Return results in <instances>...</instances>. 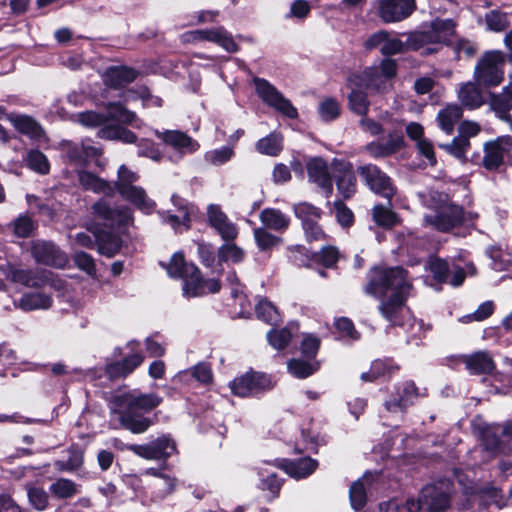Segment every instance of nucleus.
<instances>
[{"mask_svg": "<svg viewBox=\"0 0 512 512\" xmlns=\"http://www.w3.org/2000/svg\"><path fill=\"white\" fill-rule=\"evenodd\" d=\"M411 288L403 268H375L364 291L380 299L379 312L389 323L401 326L409 316L406 300Z\"/></svg>", "mask_w": 512, "mask_h": 512, "instance_id": "nucleus-1", "label": "nucleus"}, {"mask_svg": "<svg viewBox=\"0 0 512 512\" xmlns=\"http://www.w3.org/2000/svg\"><path fill=\"white\" fill-rule=\"evenodd\" d=\"M161 402L162 398L156 393L145 394L139 390H129L113 395L108 406L121 427L133 434H142L153 424V420L146 414Z\"/></svg>", "mask_w": 512, "mask_h": 512, "instance_id": "nucleus-2", "label": "nucleus"}, {"mask_svg": "<svg viewBox=\"0 0 512 512\" xmlns=\"http://www.w3.org/2000/svg\"><path fill=\"white\" fill-rule=\"evenodd\" d=\"M455 23L451 19H436L431 23L430 29L416 33L411 39L414 49H422V54H431L438 51L440 45L452 46L457 58L472 57L476 46L465 39L454 38Z\"/></svg>", "mask_w": 512, "mask_h": 512, "instance_id": "nucleus-3", "label": "nucleus"}, {"mask_svg": "<svg viewBox=\"0 0 512 512\" xmlns=\"http://www.w3.org/2000/svg\"><path fill=\"white\" fill-rule=\"evenodd\" d=\"M64 152L69 163L77 168L78 181L84 190L107 196L113 195L114 188L109 182L82 169L99 155L96 147L85 143H67Z\"/></svg>", "mask_w": 512, "mask_h": 512, "instance_id": "nucleus-4", "label": "nucleus"}, {"mask_svg": "<svg viewBox=\"0 0 512 512\" xmlns=\"http://www.w3.org/2000/svg\"><path fill=\"white\" fill-rule=\"evenodd\" d=\"M169 276L183 279V294L187 298L198 297L220 290V283L215 279L204 280L198 268L187 263L181 253H175L166 267Z\"/></svg>", "mask_w": 512, "mask_h": 512, "instance_id": "nucleus-5", "label": "nucleus"}, {"mask_svg": "<svg viewBox=\"0 0 512 512\" xmlns=\"http://www.w3.org/2000/svg\"><path fill=\"white\" fill-rule=\"evenodd\" d=\"M396 73V61L383 59L378 65H373L359 74L352 75L349 78V84L369 91L385 92L391 88V80Z\"/></svg>", "mask_w": 512, "mask_h": 512, "instance_id": "nucleus-6", "label": "nucleus"}, {"mask_svg": "<svg viewBox=\"0 0 512 512\" xmlns=\"http://www.w3.org/2000/svg\"><path fill=\"white\" fill-rule=\"evenodd\" d=\"M138 179V173L125 165H121L117 171V181L113 188L117 190L124 200L148 214L154 209L155 203L147 196L142 187L135 185Z\"/></svg>", "mask_w": 512, "mask_h": 512, "instance_id": "nucleus-7", "label": "nucleus"}, {"mask_svg": "<svg viewBox=\"0 0 512 512\" xmlns=\"http://www.w3.org/2000/svg\"><path fill=\"white\" fill-rule=\"evenodd\" d=\"M476 218L477 214L465 213L461 206L446 202L439 205L433 214L426 215L424 221L440 232H449L460 226L472 225Z\"/></svg>", "mask_w": 512, "mask_h": 512, "instance_id": "nucleus-8", "label": "nucleus"}, {"mask_svg": "<svg viewBox=\"0 0 512 512\" xmlns=\"http://www.w3.org/2000/svg\"><path fill=\"white\" fill-rule=\"evenodd\" d=\"M506 56L502 51L486 52L474 70V79L478 85L485 87L498 86L504 79Z\"/></svg>", "mask_w": 512, "mask_h": 512, "instance_id": "nucleus-9", "label": "nucleus"}, {"mask_svg": "<svg viewBox=\"0 0 512 512\" xmlns=\"http://www.w3.org/2000/svg\"><path fill=\"white\" fill-rule=\"evenodd\" d=\"M258 96L268 106L274 108L284 116L295 119L298 116L297 109L286 99L272 84L262 78L254 79Z\"/></svg>", "mask_w": 512, "mask_h": 512, "instance_id": "nucleus-10", "label": "nucleus"}, {"mask_svg": "<svg viewBox=\"0 0 512 512\" xmlns=\"http://www.w3.org/2000/svg\"><path fill=\"white\" fill-rule=\"evenodd\" d=\"M365 184L374 193L390 199L395 193V187L390 177L374 164H364L357 168Z\"/></svg>", "mask_w": 512, "mask_h": 512, "instance_id": "nucleus-11", "label": "nucleus"}, {"mask_svg": "<svg viewBox=\"0 0 512 512\" xmlns=\"http://www.w3.org/2000/svg\"><path fill=\"white\" fill-rule=\"evenodd\" d=\"M127 448L147 460H166L176 452V444L168 435H162L146 444H131Z\"/></svg>", "mask_w": 512, "mask_h": 512, "instance_id": "nucleus-12", "label": "nucleus"}, {"mask_svg": "<svg viewBox=\"0 0 512 512\" xmlns=\"http://www.w3.org/2000/svg\"><path fill=\"white\" fill-rule=\"evenodd\" d=\"M428 268L438 282H449L452 286L461 285L466 274L475 275L476 268L470 263L466 265L467 272H464L458 266L450 267L449 264L440 258H431L428 262Z\"/></svg>", "mask_w": 512, "mask_h": 512, "instance_id": "nucleus-13", "label": "nucleus"}, {"mask_svg": "<svg viewBox=\"0 0 512 512\" xmlns=\"http://www.w3.org/2000/svg\"><path fill=\"white\" fill-rule=\"evenodd\" d=\"M421 503L427 512H444L450 505V483L441 481L425 486L421 491Z\"/></svg>", "mask_w": 512, "mask_h": 512, "instance_id": "nucleus-14", "label": "nucleus"}, {"mask_svg": "<svg viewBox=\"0 0 512 512\" xmlns=\"http://www.w3.org/2000/svg\"><path fill=\"white\" fill-rule=\"evenodd\" d=\"M30 252L32 257L39 264L54 268H64L68 263L67 255L50 241H32L30 244Z\"/></svg>", "mask_w": 512, "mask_h": 512, "instance_id": "nucleus-15", "label": "nucleus"}, {"mask_svg": "<svg viewBox=\"0 0 512 512\" xmlns=\"http://www.w3.org/2000/svg\"><path fill=\"white\" fill-rule=\"evenodd\" d=\"M235 395L241 397L255 396L272 388L269 376L260 373H246L235 378L230 384Z\"/></svg>", "mask_w": 512, "mask_h": 512, "instance_id": "nucleus-16", "label": "nucleus"}, {"mask_svg": "<svg viewBox=\"0 0 512 512\" xmlns=\"http://www.w3.org/2000/svg\"><path fill=\"white\" fill-rule=\"evenodd\" d=\"M331 170L338 193L344 199L352 197L357 190V180L352 163L341 159H333L331 162Z\"/></svg>", "mask_w": 512, "mask_h": 512, "instance_id": "nucleus-17", "label": "nucleus"}, {"mask_svg": "<svg viewBox=\"0 0 512 512\" xmlns=\"http://www.w3.org/2000/svg\"><path fill=\"white\" fill-rule=\"evenodd\" d=\"M379 18L385 23L400 22L415 9V0H376Z\"/></svg>", "mask_w": 512, "mask_h": 512, "instance_id": "nucleus-18", "label": "nucleus"}, {"mask_svg": "<svg viewBox=\"0 0 512 512\" xmlns=\"http://www.w3.org/2000/svg\"><path fill=\"white\" fill-rule=\"evenodd\" d=\"M424 395L425 393L419 391L413 381L406 380L397 385L395 393L384 405L388 412L403 413L408 406Z\"/></svg>", "mask_w": 512, "mask_h": 512, "instance_id": "nucleus-19", "label": "nucleus"}, {"mask_svg": "<svg viewBox=\"0 0 512 512\" xmlns=\"http://www.w3.org/2000/svg\"><path fill=\"white\" fill-rule=\"evenodd\" d=\"M94 214L107 227H120L132 221V211L126 206L112 207L105 200H100L92 206Z\"/></svg>", "mask_w": 512, "mask_h": 512, "instance_id": "nucleus-20", "label": "nucleus"}, {"mask_svg": "<svg viewBox=\"0 0 512 512\" xmlns=\"http://www.w3.org/2000/svg\"><path fill=\"white\" fill-rule=\"evenodd\" d=\"M186 40L213 42L229 53H234L238 50V45L234 38L223 27L191 31L186 34Z\"/></svg>", "mask_w": 512, "mask_h": 512, "instance_id": "nucleus-21", "label": "nucleus"}, {"mask_svg": "<svg viewBox=\"0 0 512 512\" xmlns=\"http://www.w3.org/2000/svg\"><path fill=\"white\" fill-rule=\"evenodd\" d=\"M139 94L140 88L138 90H125L120 93V100L107 103L106 110L111 120L124 124H133L136 121V115L134 112L128 110L125 105L141 99Z\"/></svg>", "mask_w": 512, "mask_h": 512, "instance_id": "nucleus-22", "label": "nucleus"}, {"mask_svg": "<svg viewBox=\"0 0 512 512\" xmlns=\"http://www.w3.org/2000/svg\"><path fill=\"white\" fill-rule=\"evenodd\" d=\"M512 150V137L509 135L500 136L490 141L484 146L483 165L488 170L498 168L507 155Z\"/></svg>", "mask_w": 512, "mask_h": 512, "instance_id": "nucleus-23", "label": "nucleus"}, {"mask_svg": "<svg viewBox=\"0 0 512 512\" xmlns=\"http://www.w3.org/2000/svg\"><path fill=\"white\" fill-rule=\"evenodd\" d=\"M207 217L210 226L218 232L223 240L232 241L238 236L236 224L229 220L219 205L210 204L207 207Z\"/></svg>", "mask_w": 512, "mask_h": 512, "instance_id": "nucleus-24", "label": "nucleus"}, {"mask_svg": "<svg viewBox=\"0 0 512 512\" xmlns=\"http://www.w3.org/2000/svg\"><path fill=\"white\" fill-rule=\"evenodd\" d=\"M306 168L309 181L321 188L326 197H330L333 193V184L327 162L315 157L307 162Z\"/></svg>", "mask_w": 512, "mask_h": 512, "instance_id": "nucleus-25", "label": "nucleus"}, {"mask_svg": "<svg viewBox=\"0 0 512 512\" xmlns=\"http://www.w3.org/2000/svg\"><path fill=\"white\" fill-rule=\"evenodd\" d=\"M155 133L158 138H160L166 145L173 148L181 156L194 153L199 149L198 142L184 132L178 130H166L163 132L156 131Z\"/></svg>", "mask_w": 512, "mask_h": 512, "instance_id": "nucleus-26", "label": "nucleus"}, {"mask_svg": "<svg viewBox=\"0 0 512 512\" xmlns=\"http://www.w3.org/2000/svg\"><path fill=\"white\" fill-rule=\"evenodd\" d=\"M144 361L141 353L135 352L126 356L121 361L110 363L106 366V374L110 379H119L131 374Z\"/></svg>", "mask_w": 512, "mask_h": 512, "instance_id": "nucleus-27", "label": "nucleus"}, {"mask_svg": "<svg viewBox=\"0 0 512 512\" xmlns=\"http://www.w3.org/2000/svg\"><path fill=\"white\" fill-rule=\"evenodd\" d=\"M172 202L174 206L178 208L179 214L174 215L165 213L162 215L163 221L170 224L171 227L176 231L179 230L182 226L187 229L191 221V215L194 211V207L188 205L183 199L176 195L172 196Z\"/></svg>", "mask_w": 512, "mask_h": 512, "instance_id": "nucleus-28", "label": "nucleus"}, {"mask_svg": "<svg viewBox=\"0 0 512 512\" xmlns=\"http://www.w3.org/2000/svg\"><path fill=\"white\" fill-rule=\"evenodd\" d=\"M461 361L472 374L490 373L495 368L491 355L485 351H478L471 355H463Z\"/></svg>", "mask_w": 512, "mask_h": 512, "instance_id": "nucleus-29", "label": "nucleus"}, {"mask_svg": "<svg viewBox=\"0 0 512 512\" xmlns=\"http://www.w3.org/2000/svg\"><path fill=\"white\" fill-rule=\"evenodd\" d=\"M7 118L20 133L30 138L40 139L43 136L42 127L33 118L20 114H10Z\"/></svg>", "mask_w": 512, "mask_h": 512, "instance_id": "nucleus-30", "label": "nucleus"}, {"mask_svg": "<svg viewBox=\"0 0 512 512\" xmlns=\"http://www.w3.org/2000/svg\"><path fill=\"white\" fill-rule=\"evenodd\" d=\"M51 305V296L43 292L26 293L17 302H15V307L20 308L23 311L48 309Z\"/></svg>", "mask_w": 512, "mask_h": 512, "instance_id": "nucleus-31", "label": "nucleus"}, {"mask_svg": "<svg viewBox=\"0 0 512 512\" xmlns=\"http://www.w3.org/2000/svg\"><path fill=\"white\" fill-rule=\"evenodd\" d=\"M265 228L283 232L290 225V218L275 208H265L259 215Z\"/></svg>", "mask_w": 512, "mask_h": 512, "instance_id": "nucleus-32", "label": "nucleus"}, {"mask_svg": "<svg viewBox=\"0 0 512 512\" xmlns=\"http://www.w3.org/2000/svg\"><path fill=\"white\" fill-rule=\"evenodd\" d=\"M317 466V461L309 457L295 461H283L285 472L296 479L306 478L316 470Z\"/></svg>", "mask_w": 512, "mask_h": 512, "instance_id": "nucleus-33", "label": "nucleus"}, {"mask_svg": "<svg viewBox=\"0 0 512 512\" xmlns=\"http://www.w3.org/2000/svg\"><path fill=\"white\" fill-rule=\"evenodd\" d=\"M372 474H364V476L352 483L349 490V498L351 506L354 510H360L367 500L366 490L370 486Z\"/></svg>", "mask_w": 512, "mask_h": 512, "instance_id": "nucleus-34", "label": "nucleus"}, {"mask_svg": "<svg viewBox=\"0 0 512 512\" xmlns=\"http://www.w3.org/2000/svg\"><path fill=\"white\" fill-rule=\"evenodd\" d=\"M458 99L464 107L475 109L484 103V97L476 83L467 82L458 90Z\"/></svg>", "mask_w": 512, "mask_h": 512, "instance_id": "nucleus-35", "label": "nucleus"}, {"mask_svg": "<svg viewBox=\"0 0 512 512\" xmlns=\"http://www.w3.org/2000/svg\"><path fill=\"white\" fill-rule=\"evenodd\" d=\"M0 270L14 283L34 287L39 285L40 279L30 269H19L10 264L0 265Z\"/></svg>", "mask_w": 512, "mask_h": 512, "instance_id": "nucleus-36", "label": "nucleus"}, {"mask_svg": "<svg viewBox=\"0 0 512 512\" xmlns=\"http://www.w3.org/2000/svg\"><path fill=\"white\" fill-rule=\"evenodd\" d=\"M462 117V109L457 104L447 105L441 109L437 115L439 127L447 134H451L454 130L455 124Z\"/></svg>", "mask_w": 512, "mask_h": 512, "instance_id": "nucleus-37", "label": "nucleus"}, {"mask_svg": "<svg viewBox=\"0 0 512 512\" xmlns=\"http://www.w3.org/2000/svg\"><path fill=\"white\" fill-rule=\"evenodd\" d=\"M136 71L128 67L110 68L105 77L107 85L117 88L132 82L136 78Z\"/></svg>", "mask_w": 512, "mask_h": 512, "instance_id": "nucleus-38", "label": "nucleus"}, {"mask_svg": "<svg viewBox=\"0 0 512 512\" xmlns=\"http://www.w3.org/2000/svg\"><path fill=\"white\" fill-rule=\"evenodd\" d=\"M283 148V137L280 133L273 132L256 143V150L264 155L276 156Z\"/></svg>", "mask_w": 512, "mask_h": 512, "instance_id": "nucleus-39", "label": "nucleus"}, {"mask_svg": "<svg viewBox=\"0 0 512 512\" xmlns=\"http://www.w3.org/2000/svg\"><path fill=\"white\" fill-rule=\"evenodd\" d=\"M79 486L67 478L56 479L49 487L53 497L58 499H69L79 493Z\"/></svg>", "mask_w": 512, "mask_h": 512, "instance_id": "nucleus-40", "label": "nucleus"}, {"mask_svg": "<svg viewBox=\"0 0 512 512\" xmlns=\"http://www.w3.org/2000/svg\"><path fill=\"white\" fill-rule=\"evenodd\" d=\"M96 241L99 253L107 257L114 256L121 247V241L119 237L112 233H100L97 235Z\"/></svg>", "mask_w": 512, "mask_h": 512, "instance_id": "nucleus-41", "label": "nucleus"}, {"mask_svg": "<svg viewBox=\"0 0 512 512\" xmlns=\"http://www.w3.org/2000/svg\"><path fill=\"white\" fill-rule=\"evenodd\" d=\"M293 210L295 216L301 220L302 226L311 224L314 221H319L322 214L319 208L307 202L294 205Z\"/></svg>", "mask_w": 512, "mask_h": 512, "instance_id": "nucleus-42", "label": "nucleus"}, {"mask_svg": "<svg viewBox=\"0 0 512 512\" xmlns=\"http://www.w3.org/2000/svg\"><path fill=\"white\" fill-rule=\"evenodd\" d=\"M341 107L339 102L331 97H327L319 102L318 114L325 122L337 119L340 115Z\"/></svg>", "mask_w": 512, "mask_h": 512, "instance_id": "nucleus-43", "label": "nucleus"}, {"mask_svg": "<svg viewBox=\"0 0 512 512\" xmlns=\"http://www.w3.org/2000/svg\"><path fill=\"white\" fill-rule=\"evenodd\" d=\"M257 317L270 325H276L280 321V314L276 307L268 300L262 299L256 306Z\"/></svg>", "mask_w": 512, "mask_h": 512, "instance_id": "nucleus-44", "label": "nucleus"}, {"mask_svg": "<svg viewBox=\"0 0 512 512\" xmlns=\"http://www.w3.org/2000/svg\"><path fill=\"white\" fill-rule=\"evenodd\" d=\"M352 91L349 94V106L350 109L362 116H365L368 112L369 102L367 100V95L360 91V88L355 86H351Z\"/></svg>", "mask_w": 512, "mask_h": 512, "instance_id": "nucleus-45", "label": "nucleus"}, {"mask_svg": "<svg viewBox=\"0 0 512 512\" xmlns=\"http://www.w3.org/2000/svg\"><path fill=\"white\" fill-rule=\"evenodd\" d=\"M372 216L377 225L385 228H390L398 222L397 215L383 205H376L373 208Z\"/></svg>", "mask_w": 512, "mask_h": 512, "instance_id": "nucleus-46", "label": "nucleus"}, {"mask_svg": "<svg viewBox=\"0 0 512 512\" xmlns=\"http://www.w3.org/2000/svg\"><path fill=\"white\" fill-rule=\"evenodd\" d=\"M253 233L257 247L262 251L271 249L281 241L280 238L270 233L265 227L255 228Z\"/></svg>", "mask_w": 512, "mask_h": 512, "instance_id": "nucleus-47", "label": "nucleus"}, {"mask_svg": "<svg viewBox=\"0 0 512 512\" xmlns=\"http://www.w3.org/2000/svg\"><path fill=\"white\" fill-rule=\"evenodd\" d=\"M258 474L261 482L260 488L270 491L273 496L277 495L281 487V482L277 479L275 472L266 468H259Z\"/></svg>", "mask_w": 512, "mask_h": 512, "instance_id": "nucleus-48", "label": "nucleus"}, {"mask_svg": "<svg viewBox=\"0 0 512 512\" xmlns=\"http://www.w3.org/2000/svg\"><path fill=\"white\" fill-rule=\"evenodd\" d=\"M27 166L40 174L49 172V163L46 156L39 150H31L26 156Z\"/></svg>", "mask_w": 512, "mask_h": 512, "instance_id": "nucleus-49", "label": "nucleus"}, {"mask_svg": "<svg viewBox=\"0 0 512 512\" xmlns=\"http://www.w3.org/2000/svg\"><path fill=\"white\" fill-rule=\"evenodd\" d=\"M234 150L232 147L223 146L218 149L210 150L205 154V160L214 166H220L232 159Z\"/></svg>", "mask_w": 512, "mask_h": 512, "instance_id": "nucleus-50", "label": "nucleus"}, {"mask_svg": "<svg viewBox=\"0 0 512 512\" xmlns=\"http://www.w3.org/2000/svg\"><path fill=\"white\" fill-rule=\"evenodd\" d=\"M218 257L223 262L239 263L244 258V251L234 243H226L219 248Z\"/></svg>", "mask_w": 512, "mask_h": 512, "instance_id": "nucleus-51", "label": "nucleus"}, {"mask_svg": "<svg viewBox=\"0 0 512 512\" xmlns=\"http://www.w3.org/2000/svg\"><path fill=\"white\" fill-rule=\"evenodd\" d=\"M291 337L292 332L288 328L272 329L267 334L269 344L277 350L284 349L289 344Z\"/></svg>", "mask_w": 512, "mask_h": 512, "instance_id": "nucleus-52", "label": "nucleus"}, {"mask_svg": "<svg viewBox=\"0 0 512 512\" xmlns=\"http://www.w3.org/2000/svg\"><path fill=\"white\" fill-rule=\"evenodd\" d=\"M68 460H58L55 462V466L61 471H74L78 469L83 463V452L76 448H71L68 451Z\"/></svg>", "mask_w": 512, "mask_h": 512, "instance_id": "nucleus-53", "label": "nucleus"}, {"mask_svg": "<svg viewBox=\"0 0 512 512\" xmlns=\"http://www.w3.org/2000/svg\"><path fill=\"white\" fill-rule=\"evenodd\" d=\"M482 444L486 451L498 453L502 450L498 431L495 427H486L482 432Z\"/></svg>", "mask_w": 512, "mask_h": 512, "instance_id": "nucleus-54", "label": "nucleus"}, {"mask_svg": "<svg viewBox=\"0 0 512 512\" xmlns=\"http://www.w3.org/2000/svg\"><path fill=\"white\" fill-rule=\"evenodd\" d=\"M470 143L465 137H455L449 144H440L439 147L458 159L465 158Z\"/></svg>", "mask_w": 512, "mask_h": 512, "instance_id": "nucleus-55", "label": "nucleus"}, {"mask_svg": "<svg viewBox=\"0 0 512 512\" xmlns=\"http://www.w3.org/2000/svg\"><path fill=\"white\" fill-rule=\"evenodd\" d=\"M77 119L80 124L85 127H98L100 125L105 124L108 120H111L109 117V113L107 115L95 112V111H86L79 113L77 115Z\"/></svg>", "mask_w": 512, "mask_h": 512, "instance_id": "nucleus-56", "label": "nucleus"}, {"mask_svg": "<svg viewBox=\"0 0 512 512\" xmlns=\"http://www.w3.org/2000/svg\"><path fill=\"white\" fill-rule=\"evenodd\" d=\"M288 369L294 376L306 378L318 369V365L294 359L288 363Z\"/></svg>", "mask_w": 512, "mask_h": 512, "instance_id": "nucleus-57", "label": "nucleus"}, {"mask_svg": "<svg viewBox=\"0 0 512 512\" xmlns=\"http://www.w3.org/2000/svg\"><path fill=\"white\" fill-rule=\"evenodd\" d=\"M487 28L494 32H500L509 25L507 15L496 10H492L485 16Z\"/></svg>", "mask_w": 512, "mask_h": 512, "instance_id": "nucleus-58", "label": "nucleus"}, {"mask_svg": "<svg viewBox=\"0 0 512 512\" xmlns=\"http://www.w3.org/2000/svg\"><path fill=\"white\" fill-rule=\"evenodd\" d=\"M27 494L31 505L39 510H45L48 506L49 496L48 493L37 487H27Z\"/></svg>", "mask_w": 512, "mask_h": 512, "instance_id": "nucleus-59", "label": "nucleus"}, {"mask_svg": "<svg viewBox=\"0 0 512 512\" xmlns=\"http://www.w3.org/2000/svg\"><path fill=\"white\" fill-rule=\"evenodd\" d=\"M137 146L138 156L147 157L155 162L161 161L163 155L152 141L142 139L140 142L137 143Z\"/></svg>", "mask_w": 512, "mask_h": 512, "instance_id": "nucleus-60", "label": "nucleus"}, {"mask_svg": "<svg viewBox=\"0 0 512 512\" xmlns=\"http://www.w3.org/2000/svg\"><path fill=\"white\" fill-rule=\"evenodd\" d=\"M144 474L162 479L163 489L159 490L160 497H166L174 491L176 484V480L174 478L161 474L156 468H149L144 472Z\"/></svg>", "mask_w": 512, "mask_h": 512, "instance_id": "nucleus-61", "label": "nucleus"}, {"mask_svg": "<svg viewBox=\"0 0 512 512\" xmlns=\"http://www.w3.org/2000/svg\"><path fill=\"white\" fill-rule=\"evenodd\" d=\"M75 265L85 271L87 274L92 275L96 272L95 262L93 258L85 252H77L74 257Z\"/></svg>", "mask_w": 512, "mask_h": 512, "instance_id": "nucleus-62", "label": "nucleus"}, {"mask_svg": "<svg viewBox=\"0 0 512 512\" xmlns=\"http://www.w3.org/2000/svg\"><path fill=\"white\" fill-rule=\"evenodd\" d=\"M403 49V42L396 37H391L390 34L387 32L386 39L383 43V46L381 47V53L383 55L390 56L401 53Z\"/></svg>", "mask_w": 512, "mask_h": 512, "instance_id": "nucleus-63", "label": "nucleus"}, {"mask_svg": "<svg viewBox=\"0 0 512 512\" xmlns=\"http://www.w3.org/2000/svg\"><path fill=\"white\" fill-rule=\"evenodd\" d=\"M14 233L18 237H28L34 229V223L28 216L18 217L14 224Z\"/></svg>", "mask_w": 512, "mask_h": 512, "instance_id": "nucleus-64", "label": "nucleus"}]
</instances>
